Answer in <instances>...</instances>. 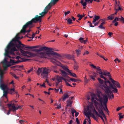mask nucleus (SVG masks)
<instances>
[{"mask_svg": "<svg viewBox=\"0 0 124 124\" xmlns=\"http://www.w3.org/2000/svg\"><path fill=\"white\" fill-rule=\"evenodd\" d=\"M19 34H17L14 38L10 42L7 47V49L5 50V55L6 57L11 58V56L9 55V54H15L14 52L17 51L16 48L17 47L18 49L20 50L21 53L23 55L27 57V58L31 57L33 56L32 53L27 51H24L23 50L25 49V45L22 44L20 41L19 40L20 38L18 35Z\"/></svg>", "mask_w": 124, "mask_h": 124, "instance_id": "obj_1", "label": "nucleus"}, {"mask_svg": "<svg viewBox=\"0 0 124 124\" xmlns=\"http://www.w3.org/2000/svg\"><path fill=\"white\" fill-rule=\"evenodd\" d=\"M52 6L50 3H49L45 7L43 11L41 13L39 14L40 16L38 15H36L35 17L32 18L31 21L27 23V24L28 25L33 24V23H36L38 22H41L42 20V18L47 13L48 11Z\"/></svg>", "mask_w": 124, "mask_h": 124, "instance_id": "obj_2", "label": "nucleus"}, {"mask_svg": "<svg viewBox=\"0 0 124 124\" xmlns=\"http://www.w3.org/2000/svg\"><path fill=\"white\" fill-rule=\"evenodd\" d=\"M53 49L52 48L46 47V51L47 52L46 53L44 51L40 53V56L43 58H47L48 57L52 55H55L57 56V58L61 60L62 59V57L61 55L56 52L53 51Z\"/></svg>", "mask_w": 124, "mask_h": 124, "instance_id": "obj_3", "label": "nucleus"}, {"mask_svg": "<svg viewBox=\"0 0 124 124\" xmlns=\"http://www.w3.org/2000/svg\"><path fill=\"white\" fill-rule=\"evenodd\" d=\"M50 71L49 68L48 67H44L40 69L39 68L37 71V73L38 75H39L40 72L42 77L43 78H47L48 74Z\"/></svg>", "mask_w": 124, "mask_h": 124, "instance_id": "obj_4", "label": "nucleus"}, {"mask_svg": "<svg viewBox=\"0 0 124 124\" xmlns=\"http://www.w3.org/2000/svg\"><path fill=\"white\" fill-rule=\"evenodd\" d=\"M105 80L104 84L103 85V87L105 89V92L108 95V96L110 98V97L109 94H111L112 92L109 89V87L111 85H113L109 80H107L106 78V79Z\"/></svg>", "mask_w": 124, "mask_h": 124, "instance_id": "obj_5", "label": "nucleus"}, {"mask_svg": "<svg viewBox=\"0 0 124 124\" xmlns=\"http://www.w3.org/2000/svg\"><path fill=\"white\" fill-rule=\"evenodd\" d=\"M98 101L100 102V103H99V104H98V106L97 105L95 106L96 109L98 111L99 114L101 115L103 117L106 119L105 116L103 111L104 107L102 104V103H103L102 99L100 98V100Z\"/></svg>", "mask_w": 124, "mask_h": 124, "instance_id": "obj_6", "label": "nucleus"}, {"mask_svg": "<svg viewBox=\"0 0 124 124\" xmlns=\"http://www.w3.org/2000/svg\"><path fill=\"white\" fill-rule=\"evenodd\" d=\"M94 109H95L93 107L92 105L87 106V110H86L85 113L86 117H88L89 119L90 116L92 114L91 113L92 110L93 112V110Z\"/></svg>", "mask_w": 124, "mask_h": 124, "instance_id": "obj_7", "label": "nucleus"}, {"mask_svg": "<svg viewBox=\"0 0 124 124\" xmlns=\"http://www.w3.org/2000/svg\"><path fill=\"white\" fill-rule=\"evenodd\" d=\"M34 26V25H27V23L23 26L22 29L21 31V32L22 33H25L26 32H29L30 31L29 29L28 30L26 31V28L28 27H29L30 28H31Z\"/></svg>", "mask_w": 124, "mask_h": 124, "instance_id": "obj_8", "label": "nucleus"}, {"mask_svg": "<svg viewBox=\"0 0 124 124\" xmlns=\"http://www.w3.org/2000/svg\"><path fill=\"white\" fill-rule=\"evenodd\" d=\"M91 95L92 97L91 101L92 102L93 101L94 99L99 101L100 100V98H102V97L100 96V95L99 94L96 95L94 94L91 93Z\"/></svg>", "mask_w": 124, "mask_h": 124, "instance_id": "obj_9", "label": "nucleus"}, {"mask_svg": "<svg viewBox=\"0 0 124 124\" xmlns=\"http://www.w3.org/2000/svg\"><path fill=\"white\" fill-rule=\"evenodd\" d=\"M46 47L43 46L41 47L39 49H35L34 50V51L37 53V54L38 56L40 57V58H43L40 56V53H41L42 52H40L41 51H46Z\"/></svg>", "mask_w": 124, "mask_h": 124, "instance_id": "obj_10", "label": "nucleus"}, {"mask_svg": "<svg viewBox=\"0 0 124 124\" xmlns=\"http://www.w3.org/2000/svg\"><path fill=\"white\" fill-rule=\"evenodd\" d=\"M8 83H4L2 79H0V87L1 89H4L6 88L8 85Z\"/></svg>", "mask_w": 124, "mask_h": 124, "instance_id": "obj_11", "label": "nucleus"}, {"mask_svg": "<svg viewBox=\"0 0 124 124\" xmlns=\"http://www.w3.org/2000/svg\"><path fill=\"white\" fill-rule=\"evenodd\" d=\"M3 64V66L5 70L10 66V65L7 63V61L6 58H5L4 60L1 62Z\"/></svg>", "mask_w": 124, "mask_h": 124, "instance_id": "obj_12", "label": "nucleus"}, {"mask_svg": "<svg viewBox=\"0 0 124 124\" xmlns=\"http://www.w3.org/2000/svg\"><path fill=\"white\" fill-rule=\"evenodd\" d=\"M109 79L111 81L113 85L115 86V85L118 88H120L121 87L120 84L118 82L115 81L111 77L109 78Z\"/></svg>", "mask_w": 124, "mask_h": 124, "instance_id": "obj_13", "label": "nucleus"}, {"mask_svg": "<svg viewBox=\"0 0 124 124\" xmlns=\"http://www.w3.org/2000/svg\"><path fill=\"white\" fill-rule=\"evenodd\" d=\"M51 62L54 63V64L60 66H61L62 64L57 60L55 59H52L51 60Z\"/></svg>", "mask_w": 124, "mask_h": 124, "instance_id": "obj_14", "label": "nucleus"}, {"mask_svg": "<svg viewBox=\"0 0 124 124\" xmlns=\"http://www.w3.org/2000/svg\"><path fill=\"white\" fill-rule=\"evenodd\" d=\"M113 89L112 91L114 93H117L118 92L117 89L116 88V87L115 85H111L109 87V89Z\"/></svg>", "mask_w": 124, "mask_h": 124, "instance_id": "obj_15", "label": "nucleus"}, {"mask_svg": "<svg viewBox=\"0 0 124 124\" xmlns=\"http://www.w3.org/2000/svg\"><path fill=\"white\" fill-rule=\"evenodd\" d=\"M93 113L95 115H96L97 116L99 117H100V118L102 119L103 122H104V121L102 117L100 115L101 114H99L97 112V111L95 109H94L93 110Z\"/></svg>", "mask_w": 124, "mask_h": 124, "instance_id": "obj_16", "label": "nucleus"}, {"mask_svg": "<svg viewBox=\"0 0 124 124\" xmlns=\"http://www.w3.org/2000/svg\"><path fill=\"white\" fill-rule=\"evenodd\" d=\"M7 90L8 93L11 94L14 93H14L15 92V90L14 88L9 89L8 87V85H7Z\"/></svg>", "mask_w": 124, "mask_h": 124, "instance_id": "obj_17", "label": "nucleus"}, {"mask_svg": "<svg viewBox=\"0 0 124 124\" xmlns=\"http://www.w3.org/2000/svg\"><path fill=\"white\" fill-rule=\"evenodd\" d=\"M7 87L6 88H5L4 89H2L3 90V96L5 97L6 99L7 100V101H8V100L7 97V94L8 93V91H7Z\"/></svg>", "mask_w": 124, "mask_h": 124, "instance_id": "obj_18", "label": "nucleus"}, {"mask_svg": "<svg viewBox=\"0 0 124 124\" xmlns=\"http://www.w3.org/2000/svg\"><path fill=\"white\" fill-rule=\"evenodd\" d=\"M56 79H57V81L60 82H62V80H63L65 81H66V79L64 78L63 77L58 76H57Z\"/></svg>", "mask_w": 124, "mask_h": 124, "instance_id": "obj_19", "label": "nucleus"}, {"mask_svg": "<svg viewBox=\"0 0 124 124\" xmlns=\"http://www.w3.org/2000/svg\"><path fill=\"white\" fill-rule=\"evenodd\" d=\"M61 72V74L64 77L68 78L69 77L68 76V75L69 74H67V73L66 72L64 71L60 70Z\"/></svg>", "mask_w": 124, "mask_h": 124, "instance_id": "obj_20", "label": "nucleus"}, {"mask_svg": "<svg viewBox=\"0 0 124 124\" xmlns=\"http://www.w3.org/2000/svg\"><path fill=\"white\" fill-rule=\"evenodd\" d=\"M103 100V103L104 105H107V102L108 101V97L106 95H104Z\"/></svg>", "mask_w": 124, "mask_h": 124, "instance_id": "obj_21", "label": "nucleus"}, {"mask_svg": "<svg viewBox=\"0 0 124 124\" xmlns=\"http://www.w3.org/2000/svg\"><path fill=\"white\" fill-rule=\"evenodd\" d=\"M96 72L100 74V76L101 78H103L104 79V80L106 79V78L103 76V73H102V71L101 70H100V71L98 70V71H96Z\"/></svg>", "mask_w": 124, "mask_h": 124, "instance_id": "obj_22", "label": "nucleus"}, {"mask_svg": "<svg viewBox=\"0 0 124 124\" xmlns=\"http://www.w3.org/2000/svg\"><path fill=\"white\" fill-rule=\"evenodd\" d=\"M7 105L8 106L9 109L8 111V113H7V115H8L10 114V112L11 111H12L13 112H15L14 109H13V108L12 107V108H10L11 104H7Z\"/></svg>", "mask_w": 124, "mask_h": 124, "instance_id": "obj_23", "label": "nucleus"}, {"mask_svg": "<svg viewBox=\"0 0 124 124\" xmlns=\"http://www.w3.org/2000/svg\"><path fill=\"white\" fill-rule=\"evenodd\" d=\"M18 63V62L17 61H15L14 60H13L12 59H10V62L8 63V64L10 65V66L16 64Z\"/></svg>", "mask_w": 124, "mask_h": 124, "instance_id": "obj_24", "label": "nucleus"}, {"mask_svg": "<svg viewBox=\"0 0 124 124\" xmlns=\"http://www.w3.org/2000/svg\"><path fill=\"white\" fill-rule=\"evenodd\" d=\"M66 58L70 60H73L74 57L73 55H71L70 54H67L65 55Z\"/></svg>", "mask_w": 124, "mask_h": 124, "instance_id": "obj_25", "label": "nucleus"}, {"mask_svg": "<svg viewBox=\"0 0 124 124\" xmlns=\"http://www.w3.org/2000/svg\"><path fill=\"white\" fill-rule=\"evenodd\" d=\"M4 71L0 68V79H3V75L4 74Z\"/></svg>", "mask_w": 124, "mask_h": 124, "instance_id": "obj_26", "label": "nucleus"}, {"mask_svg": "<svg viewBox=\"0 0 124 124\" xmlns=\"http://www.w3.org/2000/svg\"><path fill=\"white\" fill-rule=\"evenodd\" d=\"M28 60L27 59H25L23 58H21L20 57L19 60L16 61L18 62V63L23 62H26Z\"/></svg>", "mask_w": 124, "mask_h": 124, "instance_id": "obj_27", "label": "nucleus"}, {"mask_svg": "<svg viewBox=\"0 0 124 124\" xmlns=\"http://www.w3.org/2000/svg\"><path fill=\"white\" fill-rule=\"evenodd\" d=\"M69 96L66 93L62 97V99L63 101H65L66 99L68 98Z\"/></svg>", "mask_w": 124, "mask_h": 124, "instance_id": "obj_28", "label": "nucleus"}, {"mask_svg": "<svg viewBox=\"0 0 124 124\" xmlns=\"http://www.w3.org/2000/svg\"><path fill=\"white\" fill-rule=\"evenodd\" d=\"M67 103L66 106L67 107H70L73 103V101L71 100H67Z\"/></svg>", "mask_w": 124, "mask_h": 124, "instance_id": "obj_29", "label": "nucleus"}, {"mask_svg": "<svg viewBox=\"0 0 124 124\" xmlns=\"http://www.w3.org/2000/svg\"><path fill=\"white\" fill-rule=\"evenodd\" d=\"M87 38L86 40H84L83 38L81 37L79 38V40L81 43H84V44H85L87 41Z\"/></svg>", "mask_w": 124, "mask_h": 124, "instance_id": "obj_30", "label": "nucleus"}, {"mask_svg": "<svg viewBox=\"0 0 124 124\" xmlns=\"http://www.w3.org/2000/svg\"><path fill=\"white\" fill-rule=\"evenodd\" d=\"M59 0H51L50 3L53 6Z\"/></svg>", "mask_w": 124, "mask_h": 124, "instance_id": "obj_31", "label": "nucleus"}, {"mask_svg": "<svg viewBox=\"0 0 124 124\" xmlns=\"http://www.w3.org/2000/svg\"><path fill=\"white\" fill-rule=\"evenodd\" d=\"M94 19L92 22V23H95L96 21L99 20L100 18V17L98 16H94Z\"/></svg>", "mask_w": 124, "mask_h": 124, "instance_id": "obj_32", "label": "nucleus"}, {"mask_svg": "<svg viewBox=\"0 0 124 124\" xmlns=\"http://www.w3.org/2000/svg\"><path fill=\"white\" fill-rule=\"evenodd\" d=\"M22 106H18L17 107H16L15 106H12V107L13 108V109L15 112H16V110L18 109L19 108L21 109L22 108Z\"/></svg>", "mask_w": 124, "mask_h": 124, "instance_id": "obj_33", "label": "nucleus"}, {"mask_svg": "<svg viewBox=\"0 0 124 124\" xmlns=\"http://www.w3.org/2000/svg\"><path fill=\"white\" fill-rule=\"evenodd\" d=\"M39 46H27L26 47H25L26 48H28L29 49H31L35 48H39Z\"/></svg>", "mask_w": 124, "mask_h": 124, "instance_id": "obj_34", "label": "nucleus"}, {"mask_svg": "<svg viewBox=\"0 0 124 124\" xmlns=\"http://www.w3.org/2000/svg\"><path fill=\"white\" fill-rule=\"evenodd\" d=\"M77 63L75 61V63L74 65V69L75 70H77L78 68V66L77 65Z\"/></svg>", "mask_w": 124, "mask_h": 124, "instance_id": "obj_35", "label": "nucleus"}, {"mask_svg": "<svg viewBox=\"0 0 124 124\" xmlns=\"http://www.w3.org/2000/svg\"><path fill=\"white\" fill-rule=\"evenodd\" d=\"M122 113H120L119 114V120H121V119L124 118V115H121Z\"/></svg>", "mask_w": 124, "mask_h": 124, "instance_id": "obj_36", "label": "nucleus"}, {"mask_svg": "<svg viewBox=\"0 0 124 124\" xmlns=\"http://www.w3.org/2000/svg\"><path fill=\"white\" fill-rule=\"evenodd\" d=\"M69 75H71V76H72L73 77L76 78L77 77V76L76 75L75 73H72L70 72V71H69Z\"/></svg>", "mask_w": 124, "mask_h": 124, "instance_id": "obj_37", "label": "nucleus"}, {"mask_svg": "<svg viewBox=\"0 0 124 124\" xmlns=\"http://www.w3.org/2000/svg\"><path fill=\"white\" fill-rule=\"evenodd\" d=\"M77 16L79 18L78 20L80 21L83 17V16H82V15H81L79 14H78L77 15Z\"/></svg>", "mask_w": 124, "mask_h": 124, "instance_id": "obj_38", "label": "nucleus"}, {"mask_svg": "<svg viewBox=\"0 0 124 124\" xmlns=\"http://www.w3.org/2000/svg\"><path fill=\"white\" fill-rule=\"evenodd\" d=\"M66 20H67V21L68 22V23L69 24H70L71 23H72V20L71 18H69L68 19H66Z\"/></svg>", "mask_w": 124, "mask_h": 124, "instance_id": "obj_39", "label": "nucleus"}, {"mask_svg": "<svg viewBox=\"0 0 124 124\" xmlns=\"http://www.w3.org/2000/svg\"><path fill=\"white\" fill-rule=\"evenodd\" d=\"M98 80L99 82L101 84H102L103 82V81L102 79H101L100 78H98Z\"/></svg>", "mask_w": 124, "mask_h": 124, "instance_id": "obj_40", "label": "nucleus"}, {"mask_svg": "<svg viewBox=\"0 0 124 124\" xmlns=\"http://www.w3.org/2000/svg\"><path fill=\"white\" fill-rule=\"evenodd\" d=\"M104 106L105 107V108L104 107L103 109H104V110L105 112H106L107 113H108L109 112V111L107 108V105H104Z\"/></svg>", "mask_w": 124, "mask_h": 124, "instance_id": "obj_41", "label": "nucleus"}, {"mask_svg": "<svg viewBox=\"0 0 124 124\" xmlns=\"http://www.w3.org/2000/svg\"><path fill=\"white\" fill-rule=\"evenodd\" d=\"M75 51L76 53L77 54V55L78 56L79 55L80 53L81 52V50L79 49H78V50L76 49L75 50Z\"/></svg>", "mask_w": 124, "mask_h": 124, "instance_id": "obj_42", "label": "nucleus"}, {"mask_svg": "<svg viewBox=\"0 0 124 124\" xmlns=\"http://www.w3.org/2000/svg\"><path fill=\"white\" fill-rule=\"evenodd\" d=\"M62 67L64 70L68 73L70 71V70H69L65 66H63Z\"/></svg>", "mask_w": 124, "mask_h": 124, "instance_id": "obj_43", "label": "nucleus"}, {"mask_svg": "<svg viewBox=\"0 0 124 124\" xmlns=\"http://www.w3.org/2000/svg\"><path fill=\"white\" fill-rule=\"evenodd\" d=\"M114 15V14H112L110 16H108V20H112L113 19V17L112 16Z\"/></svg>", "mask_w": 124, "mask_h": 124, "instance_id": "obj_44", "label": "nucleus"}, {"mask_svg": "<svg viewBox=\"0 0 124 124\" xmlns=\"http://www.w3.org/2000/svg\"><path fill=\"white\" fill-rule=\"evenodd\" d=\"M70 78V80H71L72 81L74 82H77V81L78 80L77 79H74V78Z\"/></svg>", "mask_w": 124, "mask_h": 124, "instance_id": "obj_45", "label": "nucleus"}, {"mask_svg": "<svg viewBox=\"0 0 124 124\" xmlns=\"http://www.w3.org/2000/svg\"><path fill=\"white\" fill-rule=\"evenodd\" d=\"M110 74V73L109 72H106V73H104L103 74V75H104L105 76H110L111 77V76L110 75H108Z\"/></svg>", "mask_w": 124, "mask_h": 124, "instance_id": "obj_46", "label": "nucleus"}, {"mask_svg": "<svg viewBox=\"0 0 124 124\" xmlns=\"http://www.w3.org/2000/svg\"><path fill=\"white\" fill-rule=\"evenodd\" d=\"M119 18L117 17H116L115 18L114 20L113 21V23H114L117 21H119Z\"/></svg>", "mask_w": 124, "mask_h": 124, "instance_id": "obj_47", "label": "nucleus"}, {"mask_svg": "<svg viewBox=\"0 0 124 124\" xmlns=\"http://www.w3.org/2000/svg\"><path fill=\"white\" fill-rule=\"evenodd\" d=\"M88 80L87 78L86 77V76H85V80H84V82L86 84L87 83H88Z\"/></svg>", "mask_w": 124, "mask_h": 124, "instance_id": "obj_48", "label": "nucleus"}, {"mask_svg": "<svg viewBox=\"0 0 124 124\" xmlns=\"http://www.w3.org/2000/svg\"><path fill=\"white\" fill-rule=\"evenodd\" d=\"M98 27L101 29H105V28L103 26V25L101 24Z\"/></svg>", "mask_w": 124, "mask_h": 124, "instance_id": "obj_49", "label": "nucleus"}, {"mask_svg": "<svg viewBox=\"0 0 124 124\" xmlns=\"http://www.w3.org/2000/svg\"><path fill=\"white\" fill-rule=\"evenodd\" d=\"M76 111L74 109H72L71 110V113L72 114H73L74 113H76Z\"/></svg>", "mask_w": 124, "mask_h": 124, "instance_id": "obj_50", "label": "nucleus"}, {"mask_svg": "<svg viewBox=\"0 0 124 124\" xmlns=\"http://www.w3.org/2000/svg\"><path fill=\"white\" fill-rule=\"evenodd\" d=\"M42 86H43L45 87H46L45 83H43L42 85H40L39 87H41Z\"/></svg>", "mask_w": 124, "mask_h": 124, "instance_id": "obj_51", "label": "nucleus"}, {"mask_svg": "<svg viewBox=\"0 0 124 124\" xmlns=\"http://www.w3.org/2000/svg\"><path fill=\"white\" fill-rule=\"evenodd\" d=\"M92 115H93L92 116L93 118H94L95 120H96V121H97L98 120V119L93 114H92Z\"/></svg>", "mask_w": 124, "mask_h": 124, "instance_id": "obj_52", "label": "nucleus"}, {"mask_svg": "<svg viewBox=\"0 0 124 124\" xmlns=\"http://www.w3.org/2000/svg\"><path fill=\"white\" fill-rule=\"evenodd\" d=\"M70 13V11H68L67 12H64V15L65 16H67L68 14H69Z\"/></svg>", "mask_w": 124, "mask_h": 124, "instance_id": "obj_53", "label": "nucleus"}, {"mask_svg": "<svg viewBox=\"0 0 124 124\" xmlns=\"http://www.w3.org/2000/svg\"><path fill=\"white\" fill-rule=\"evenodd\" d=\"M122 21H123V23H124V18L123 17L121 16V18H119Z\"/></svg>", "mask_w": 124, "mask_h": 124, "instance_id": "obj_54", "label": "nucleus"}, {"mask_svg": "<svg viewBox=\"0 0 124 124\" xmlns=\"http://www.w3.org/2000/svg\"><path fill=\"white\" fill-rule=\"evenodd\" d=\"M89 54V52L88 51H85V52L83 54V55H85V54Z\"/></svg>", "mask_w": 124, "mask_h": 124, "instance_id": "obj_55", "label": "nucleus"}, {"mask_svg": "<svg viewBox=\"0 0 124 124\" xmlns=\"http://www.w3.org/2000/svg\"><path fill=\"white\" fill-rule=\"evenodd\" d=\"M114 61L116 62L117 61H118L119 63L120 62V61L117 58H116L115 60Z\"/></svg>", "mask_w": 124, "mask_h": 124, "instance_id": "obj_56", "label": "nucleus"}, {"mask_svg": "<svg viewBox=\"0 0 124 124\" xmlns=\"http://www.w3.org/2000/svg\"><path fill=\"white\" fill-rule=\"evenodd\" d=\"M59 89H60V93H63V92L62 91V89L61 88V86H60L59 87Z\"/></svg>", "mask_w": 124, "mask_h": 124, "instance_id": "obj_57", "label": "nucleus"}, {"mask_svg": "<svg viewBox=\"0 0 124 124\" xmlns=\"http://www.w3.org/2000/svg\"><path fill=\"white\" fill-rule=\"evenodd\" d=\"M82 4V5L83 6L85 7L86 6V3L85 2H84Z\"/></svg>", "mask_w": 124, "mask_h": 124, "instance_id": "obj_58", "label": "nucleus"}, {"mask_svg": "<svg viewBox=\"0 0 124 124\" xmlns=\"http://www.w3.org/2000/svg\"><path fill=\"white\" fill-rule=\"evenodd\" d=\"M100 20L98 22H97L96 23H94V26H97L98 25V24L99 23V22H100Z\"/></svg>", "mask_w": 124, "mask_h": 124, "instance_id": "obj_59", "label": "nucleus"}, {"mask_svg": "<svg viewBox=\"0 0 124 124\" xmlns=\"http://www.w3.org/2000/svg\"><path fill=\"white\" fill-rule=\"evenodd\" d=\"M24 122V121L22 120H20L19 122L21 124H23V122Z\"/></svg>", "mask_w": 124, "mask_h": 124, "instance_id": "obj_60", "label": "nucleus"}, {"mask_svg": "<svg viewBox=\"0 0 124 124\" xmlns=\"http://www.w3.org/2000/svg\"><path fill=\"white\" fill-rule=\"evenodd\" d=\"M90 77L94 81L95 80V79L94 78V77L93 75H91Z\"/></svg>", "mask_w": 124, "mask_h": 124, "instance_id": "obj_61", "label": "nucleus"}, {"mask_svg": "<svg viewBox=\"0 0 124 124\" xmlns=\"http://www.w3.org/2000/svg\"><path fill=\"white\" fill-rule=\"evenodd\" d=\"M113 34V33L112 32H109L108 33V35H109V37H111V36Z\"/></svg>", "mask_w": 124, "mask_h": 124, "instance_id": "obj_62", "label": "nucleus"}, {"mask_svg": "<svg viewBox=\"0 0 124 124\" xmlns=\"http://www.w3.org/2000/svg\"><path fill=\"white\" fill-rule=\"evenodd\" d=\"M94 102L95 104L96 105H98V104H99V103L96 100H95L94 101Z\"/></svg>", "mask_w": 124, "mask_h": 124, "instance_id": "obj_63", "label": "nucleus"}, {"mask_svg": "<svg viewBox=\"0 0 124 124\" xmlns=\"http://www.w3.org/2000/svg\"><path fill=\"white\" fill-rule=\"evenodd\" d=\"M94 69H96V66L93 65V64H92L90 65Z\"/></svg>", "mask_w": 124, "mask_h": 124, "instance_id": "obj_64", "label": "nucleus"}]
</instances>
